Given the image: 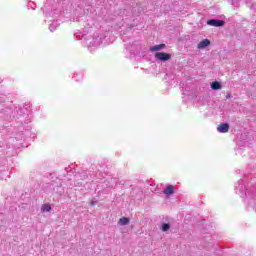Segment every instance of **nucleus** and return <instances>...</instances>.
I'll list each match as a JSON object with an SVG mask.
<instances>
[{
  "label": "nucleus",
  "mask_w": 256,
  "mask_h": 256,
  "mask_svg": "<svg viewBox=\"0 0 256 256\" xmlns=\"http://www.w3.org/2000/svg\"><path fill=\"white\" fill-rule=\"evenodd\" d=\"M211 89H213L214 91L221 89V83H219L218 81L213 82L211 84Z\"/></svg>",
  "instance_id": "nucleus-7"
},
{
  "label": "nucleus",
  "mask_w": 256,
  "mask_h": 256,
  "mask_svg": "<svg viewBox=\"0 0 256 256\" xmlns=\"http://www.w3.org/2000/svg\"><path fill=\"white\" fill-rule=\"evenodd\" d=\"M211 45V41L208 39L202 40L200 43H198V49H205V47H209Z\"/></svg>",
  "instance_id": "nucleus-4"
},
{
  "label": "nucleus",
  "mask_w": 256,
  "mask_h": 256,
  "mask_svg": "<svg viewBox=\"0 0 256 256\" xmlns=\"http://www.w3.org/2000/svg\"><path fill=\"white\" fill-rule=\"evenodd\" d=\"M170 228H171V226L167 223H164L162 225V231H169Z\"/></svg>",
  "instance_id": "nucleus-10"
},
{
  "label": "nucleus",
  "mask_w": 256,
  "mask_h": 256,
  "mask_svg": "<svg viewBox=\"0 0 256 256\" xmlns=\"http://www.w3.org/2000/svg\"><path fill=\"white\" fill-rule=\"evenodd\" d=\"M161 49H165V44H159V45L150 47V51L152 53H155V51H161Z\"/></svg>",
  "instance_id": "nucleus-6"
},
{
  "label": "nucleus",
  "mask_w": 256,
  "mask_h": 256,
  "mask_svg": "<svg viewBox=\"0 0 256 256\" xmlns=\"http://www.w3.org/2000/svg\"><path fill=\"white\" fill-rule=\"evenodd\" d=\"M207 25H211V27H223V25H225V21L211 19L207 21Z\"/></svg>",
  "instance_id": "nucleus-2"
},
{
  "label": "nucleus",
  "mask_w": 256,
  "mask_h": 256,
  "mask_svg": "<svg viewBox=\"0 0 256 256\" xmlns=\"http://www.w3.org/2000/svg\"><path fill=\"white\" fill-rule=\"evenodd\" d=\"M155 59L158 61H169L171 60V54L165 52H157L155 54Z\"/></svg>",
  "instance_id": "nucleus-1"
},
{
  "label": "nucleus",
  "mask_w": 256,
  "mask_h": 256,
  "mask_svg": "<svg viewBox=\"0 0 256 256\" xmlns=\"http://www.w3.org/2000/svg\"><path fill=\"white\" fill-rule=\"evenodd\" d=\"M164 195H173L175 193V186L173 185H168L167 188L163 191Z\"/></svg>",
  "instance_id": "nucleus-5"
},
{
  "label": "nucleus",
  "mask_w": 256,
  "mask_h": 256,
  "mask_svg": "<svg viewBox=\"0 0 256 256\" xmlns=\"http://www.w3.org/2000/svg\"><path fill=\"white\" fill-rule=\"evenodd\" d=\"M42 213L51 211V205L50 204H43L41 208Z\"/></svg>",
  "instance_id": "nucleus-9"
},
{
  "label": "nucleus",
  "mask_w": 256,
  "mask_h": 256,
  "mask_svg": "<svg viewBox=\"0 0 256 256\" xmlns=\"http://www.w3.org/2000/svg\"><path fill=\"white\" fill-rule=\"evenodd\" d=\"M219 133H229V124L222 123L217 127Z\"/></svg>",
  "instance_id": "nucleus-3"
},
{
  "label": "nucleus",
  "mask_w": 256,
  "mask_h": 256,
  "mask_svg": "<svg viewBox=\"0 0 256 256\" xmlns=\"http://www.w3.org/2000/svg\"><path fill=\"white\" fill-rule=\"evenodd\" d=\"M129 221H130L129 218L122 217V218L119 219L118 224H120V225H129Z\"/></svg>",
  "instance_id": "nucleus-8"
}]
</instances>
